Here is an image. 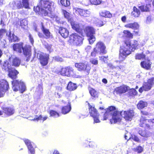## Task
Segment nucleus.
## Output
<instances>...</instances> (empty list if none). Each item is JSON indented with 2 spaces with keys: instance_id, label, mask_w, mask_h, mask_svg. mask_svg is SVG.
I'll list each match as a JSON object with an SVG mask.
<instances>
[{
  "instance_id": "nucleus-34",
  "label": "nucleus",
  "mask_w": 154,
  "mask_h": 154,
  "mask_svg": "<svg viewBox=\"0 0 154 154\" xmlns=\"http://www.w3.org/2000/svg\"><path fill=\"white\" fill-rule=\"evenodd\" d=\"M139 134L142 136L146 138H148L151 135V133L149 132H146V131H142L141 129H140L138 131Z\"/></svg>"
},
{
  "instance_id": "nucleus-52",
  "label": "nucleus",
  "mask_w": 154,
  "mask_h": 154,
  "mask_svg": "<svg viewBox=\"0 0 154 154\" xmlns=\"http://www.w3.org/2000/svg\"><path fill=\"white\" fill-rule=\"evenodd\" d=\"M91 4L95 5L100 4L101 2V0H89Z\"/></svg>"
},
{
  "instance_id": "nucleus-58",
  "label": "nucleus",
  "mask_w": 154,
  "mask_h": 154,
  "mask_svg": "<svg viewBox=\"0 0 154 154\" xmlns=\"http://www.w3.org/2000/svg\"><path fill=\"white\" fill-rule=\"evenodd\" d=\"M131 138H132L134 141L137 142H139L140 141L139 138L137 136L134 135H131Z\"/></svg>"
},
{
  "instance_id": "nucleus-39",
  "label": "nucleus",
  "mask_w": 154,
  "mask_h": 154,
  "mask_svg": "<svg viewBox=\"0 0 154 154\" xmlns=\"http://www.w3.org/2000/svg\"><path fill=\"white\" fill-rule=\"evenodd\" d=\"M100 15L101 16L105 17L110 18L112 17V15L108 11H104L100 13Z\"/></svg>"
},
{
  "instance_id": "nucleus-37",
  "label": "nucleus",
  "mask_w": 154,
  "mask_h": 154,
  "mask_svg": "<svg viewBox=\"0 0 154 154\" xmlns=\"http://www.w3.org/2000/svg\"><path fill=\"white\" fill-rule=\"evenodd\" d=\"M20 26L21 27L24 29L27 28V21L25 19H23L20 21Z\"/></svg>"
},
{
  "instance_id": "nucleus-7",
  "label": "nucleus",
  "mask_w": 154,
  "mask_h": 154,
  "mask_svg": "<svg viewBox=\"0 0 154 154\" xmlns=\"http://www.w3.org/2000/svg\"><path fill=\"white\" fill-rule=\"evenodd\" d=\"M72 8L74 14L79 15L82 17H88L90 15L91 12L88 10H84L75 6H73Z\"/></svg>"
},
{
  "instance_id": "nucleus-48",
  "label": "nucleus",
  "mask_w": 154,
  "mask_h": 154,
  "mask_svg": "<svg viewBox=\"0 0 154 154\" xmlns=\"http://www.w3.org/2000/svg\"><path fill=\"white\" fill-rule=\"evenodd\" d=\"M123 33L125 36L129 38H133V34L128 30H124Z\"/></svg>"
},
{
  "instance_id": "nucleus-9",
  "label": "nucleus",
  "mask_w": 154,
  "mask_h": 154,
  "mask_svg": "<svg viewBox=\"0 0 154 154\" xmlns=\"http://www.w3.org/2000/svg\"><path fill=\"white\" fill-rule=\"evenodd\" d=\"M89 110L91 116L93 117L94 123H100L99 114L98 113L94 107L89 104Z\"/></svg>"
},
{
  "instance_id": "nucleus-15",
  "label": "nucleus",
  "mask_w": 154,
  "mask_h": 154,
  "mask_svg": "<svg viewBox=\"0 0 154 154\" xmlns=\"http://www.w3.org/2000/svg\"><path fill=\"white\" fill-rule=\"evenodd\" d=\"M94 48L95 51L97 52H99L100 54H105L106 53L105 50L106 47L104 44L102 42H97Z\"/></svg>"
},
{
  "instance_id": "nucleus-29",
  "label": "nucleus",
  "mask_w": 154,
  "mask_h": 154,
  "mask_svg": "<svg viewBox=\"0 0 154 154\" xmlns=\"http://www.w3.org/2000/svg\"><path fill=\"white\" fill-rule=\"evenodd\" d=\"M23 48L22 43L15 44L13 46L14 50L19 53L22 52Z\"/></svg>"
},
{
  "instance_id": "nucleus-31",
  "label": "nucleus",
  "mask_w": 154,
  "mask_h": 154,
  "mask_svg": "<svg viewBox=\"0 0 154 154\" xmlns=\"http://www.w3.org/2000/svg\"><path fill=\"white\" fill-rule=\"evenodd\" d=\"M6 35L8 36V39L10 41L14 42L18 40V37L14 34H12L10 32L6 33Z\"/></svg>"
},
{
  "instance_id": "nucleus-40",
  "label": "nucleus",
  "mask_w": 154,
  "mask_h": 154,
  "mask_svg": "<svg viewBox=\"0 0 154 154\" xmlns=\"http://www.w3.org/2000/svg\"><path fill=\"white\" fill-rule=\"evenodd\" d=\"M62 12L65 18L67 19L69 21H70L71 20V14L69 13L64 10H62Z\"/></svg>"
},
{
  "instance_id": "nucleus-11",
  "label": "nucleus",
  "mask_w": 154,
  "mask_h": 154,
  "mask_svg": "<svg viewBox=\"0 0 154 154\" xmlns=\"http://www.w3.org/2000/svg\"><path fill=\"white\" fill-rule=\"evenodd\" d=\"M75 66L79 71H84L89 73L91 69L89 65L86 63H78L75 64Z\"/></svg>"
},
{
  "instance_id": "nucleus-50",
  "label": "nucleus",
  "mask_w": 154,
  "mask_h": 154,
  "mask_svg": "<svg viewBox=\"0 0 154 154\" xmlns=\"http://www.w3.org/2000/svg\"><path fill=\"white\" fill-rule=\"evenodd\" d=\"M134 151L138 153H141L143 151V147L140 146H137L134 148Z\"/></svg>"
},
{
  "instance_id": "nucleus-20",
  "label": "nucleus",
  "mask_w": 154,
  "mask_h": 154,
  "mask_svg": "<svg viewBox=\"0 0 154 154\" xmlns=\"http://www.w3.org/2000/svg\"><path fill=\"white\" fill-rule=\"evenodd\" d=\"M149 119H146L145 118L142 117L140 120V126L142 127L151 129L152 126H150L149 124Z\"/></svg>"
},
{
  "instance_id": "nucleus-3",
  "label": "nucleus",
  "mask_w": 154,
  "mask_h": 154,
  "mask_svg": "<svg viewBox=\"0 0 154 154\" xmlns=\"http://www.w3.org/2000/svg\"><path fill=\"white\" fill-rule=\"evenodd\" d=\"M129 44L125 42L123 45L121 47L119 59L121 61L124 60L131 53Z\"/></svg>"
},
{
  "instance_id": "nucleus-46",
  "label": "nucleus",
  "mask_w": 154,
  "mask_h": 154,
  "mask_svg": "<svg viewBox=\"0 0 154 154\" xmlns=\"http://www.w3.org/2000/svg\"><path fill=\"white\" fill-rule=\"evenodd\" d=\"M42 30L46 38H48L50 37V33L48 30L45 28L43 26L42 27Z\"/></svg>"
},
{
  "instance_id": "nucleus-57",
  "label": "nucleus",
  "mask_w": 154,
  "mask_h": 154,
  "mask_svg": "<svg viewBox=\"0 0 154 154\" xmlns=\"http://www.w3.org/2000/svg\"><path fill=\"white\" fill-rule=\"evenodd\" d=\"M129 93L130 95H135L137 94V92L134 89L132 88L130 90Z\"/></svg>"
},
{
  "instance_id": "nucleus-19",
  "label": "nucleus",
  "mask_w": 154,
  "mask_h": 154,
  "mask_svg": "<svg viewBox=\"0 0 154 154\" xmlns=\"http://www.w3.org/2000/svg\"><path fill=\"white\" fill-rule=\"evenodd\" d=\"M9 61L12 65L15 66H19L21 62L20 59L14 55H11L9 57Z\"/></svg>"
},
{
  "instance_id": "nucleus-35",
  "label": "nucleus",
  "mask_w": 154,
  "mask_h": 154,
  "mask_svg": "<svg viewBox=\"0 0 154 154\" xmlns=\"http://www.w3.org/2000/svg\"><path fill=\"white\" fill-rule=\"evenodd\" d=\"M3 112L7 115L10 116L14 113V110L11 108H3Z\"/></svg>"
},
{
  "instance_id": "nucleus-16",
  "label": "nucleus",
  "mask_w": 154,
  "mask_h": 154,
  "mask_svg": "<svg viewBox=\"0 0 154 154\" xmlns=\"http://www.w3.org/2000/svg\"><path fill=\"white\" fill-rule=\"evenodd\" d=\"M22 50L26 60L27 62L29 61L32 55L30 46L29 45H26L23 48Z\"/></svg>"
},
{
  "instance_id": "nucleus-22",
  "label": "nucleus",
  "mask_w": 154,
  "mask_h": 154,
  "mask_svg": "<svg viewBox=\"0 0 154 154\" xmlns=\"http://www.w3.org/2000/svg\"><path fill=\"white\" fill-rule=\"evenodd\" d=\"M116 111H117L116 110L115 107L113 106H111L109 107L108 109H107L106 112L104 114V119L103 120H106L108 117V114L110 112L111 114V116L112 114L114 112Z\"/></svg>"
},
{
  "instance_id": "nucleus-32",
  "label": "nucleus",
  "mask_w": 154,
  "mask_h": 154,
  "mask_svg": "<svg viewBox=\"0 0 154 154\" xmlns=\"http://www.w3.org/2000/svg\"><path fill=\"white\" fill-rule=\"evenodd\" d=\"M72 28L76 31L78 32L79 30V25L77 22L71 20L70 21Z\"/></svg>"
},
{
  "instance_id": "nucleus-61",
  "label": "nucleus",
  "mask_w": 154,
  "mask_h": 154,
  "mask_svg": "<svg viewBox=\"0 0 154 154\" xmlns=\"http://www.w3.org/2000/svg\"><path fill=\"white\" fill-rule=\"evenodd\" d=\"M99 54V52H97L95 51L94 48V51L91 53V55L92 57H95L97 54Z\"/></svg>"
},
{
  "instance_id": "nucleus-64",
  "label": "nucleus",
  "mask_w": 154,
  "mask_h": 154,
  "mask_svg": "<svg viewBox=\"0 0 154 154\" xmlns=\"http://www.w3.org/2000/svg\"><path fill=\"white\" fill-rule=\"evenodd\" d=\"M29 38L30 42L32 45H33L34 43V40L33 38L32 37L30 34L29 35Z\"/></svg>"
},
{
  "instance_id": "nucleus-27",
  "label": "nucleus",
  "mask_w": 154,
  "mask_h": 154,
  "mask_svg": "<svg viewBox=\"0 0 154 154\" xmlns=\"http://www.w3.org/2000/svg\"><path fill=\"white\" fill-rule=\"evenodd\" d=\"M125 26L134 30H138L140 27L139 24L137 22L127 24L125 25Z\"/></svg>"
},
{
  "instance_id": "nucleus-10",
  "label": "nucleus",
  "mask_w": 154,
  "mask_h": 154,
  "mask_svg": "<svg viewBox=\"0 0 154 154\" xmlns=\"http://www.w3.org/2000/svg\"><path fill=\"white\" fill-rule=\"evenodd\" d=\"M112 118L110 119V122L111 124L120 122L122 119L121 112L116 111L112 114Z\"/></svg>"
},
{
  "instance_id": "nucleus-21",
  "label": "nucleus",
  "mask_w": 154,
  "mask_h": 154,
  "mask_svg": "<svg viewBox=\"0 0 154 154\" xmlns=\"http://www.w3.org/2000/svg\"><path fill=\"white\" fill-rule=\"evenodd\" d=\"M28 0H20L17 1V7L18 9L24 7L26 8H29Z\"/></svg>"
},
{
  "instance_id": "nucleus-38",
  "label": "nucleus",
  "mask_w": 154,
  "mask_h": 154,
  "mask_svg": "<svg viewBox=\"0 0 154 154\" xmlns=\"http://www.w3.org/2000/svg\"><path fill=\"white\" fill-rule=\"evenodd\" d=\"M140 14V11L135 7L133 8V11L131 13L132 15L135 17H138Z\"/></svg>"
},
{
  "instance_id": "nucleus-12",
  "label": "nucleus",
  "mask_w": 154,
  "mask_h": 154,
  "mask_svg": "<svg viewBox=\"0 0 154 154\" xmlns=\"http://www.w3.org/2000/svg\"><path fill=\"white\" fill-rule=\"evenodd\" d=\"M37 57L40 60L41 64L42 66H45L48 63L49 55L42 53H38Z\"/></svg>"
},
{
  "instance_id": "nucleus-18",
  "label": "nucleus",
  "mask_w": 154,
  "mask_h": 154,
  "mask_svg": "<svg viewBox=\"0 0 154 154\" xmlns=\"http://www.w3.org/2000/svg\"><path fill=\"white\" fill-rule=\"evenodd\" d=\"M62 102L64 104L67 105L66 106L63 107L62 109V113L64 114H66L69 113L71 110V102L69 100H68L67 101H65L63 100Z\"/></svg>"
},
{
  "instance_id": "nucleus-56",
  "label": "nucleus",
  "mask_w": 154,
  "mask_h": 154,
  "mask_svg": "<svg viewBox=\"0 0 154 154\" xmlns=\"http://www.w3.org/2000/svg\"><path fill=\"white\" fill-rule=\"evenodd\" d=\"M90 62L93 65H96L98 63V60L97 58H92L91 59Z\"/></svg>"
},
{
  "instance_id": "nucleus-43",
  "label": "nucleus",
  "mask_w": 154,
  "mask_h": 154,
  "mask_svg": "<svg viewBox=\"0 0 154 154\" xmlns=\"http://www.w3.org/2000/svg\"><path fill=\"white\" fill-rule=\"evenodd\" d=\"M50 116L54 118H57L60 116L59 114L56 111L53 110H51L49 112Z\"/></svg>"
},
{
  "instance_id": "nucleus-6",
  "label": "nucleus",
  "mask_w": 154,
  "mask_h": 154,
  "mask_svg": "<svg viewBox=\"0 0 154 154\" xmlns=\"http://www.w3.org/2000/svg\"><path fill=\"white\" fill-rule=\"evenodd\" d=\"M85 31L88 37L89 43L91 44H93L96 39L93 35L95 33L94 29L92 27L88 26L85 28Z\"/></svg>"
},
{
  "instance_id": "nucleus-5",
  "label": "nucleus",
  "mask_w": 154,
  "mask_h": 154,
  "mask_svg": "<svg viewBox=\"0 0 154 154\" xmlns=\"http://www.w3.org/2000/svg\"><path fill=\"white\" fill-rule=\"evenodd\" d=\"M82 38L76 33L72 34L69 37L68 42L71 44L79 45L82 44Z\"/></svg>"
},
{
  "instance_id": "nucleus-13",
  "label": "nucleus",
  "mask_w": 154,
  "mask_h": 154,
  "mask_svg": "<svg viewBox=\"0 0 154 154\" xmlns=\"http://www.w3.org/2000/svg\"><path fill=\"white\" fill-rule=\"evenodd\" d=\"M8 82L5 80H0V97L9 88Z\"/></svg>"
},
{
  "instance_id": "nucleus-23",
  "label": "nucleus",
  "mask_w": 154,
  "mask_h": 154,
  "mask_svg": "<svg viewBox=\"0 0 154 154\" xmlns=\"http://www.w3.org/2000/svg\"><path fill=\"white\" fill-rule=\"evenodd\" d=\"M151 64L149 60H147L141 62L140 65L143 68L146 70H149L151 68Z\"/></svg>"
},
{
  "instance_id": "nucleus-17",
  "label": "nucleus",
  "mask_w": 154,
  "mask_h": 154,
  "mask_svg": "<svg viewBox=\"0 0 154 154\" xmlns=\"http://www.w3.org/2000/svg\"><path fill=\"white\" fill-rule=\"evenodd\" d=\"M24 142L27 146L28 153L29 154H35V148L36 147V146L33 142H31L29 140L27 139L24 140Z\"/></svg>"
},
{
  "instance_id": "nucleus-63",
  "label": "nucleus",
  "mask_w": 154,
  "mask_h": 154,
  "mask_svg": "<svg viewBox=\"0 0 154 154\" xmlns=\"http://www.w3.org/2000/svg\"><path fill=\"white\" fill-rule=\"evenodd\" d=\"M125 137L126 140H127L131 139V137H130L129 133H127V134H125Z\"/></svg>"
},
{
  "instance_id": "nucleus-45",
  "label": "nucleus",
  "mask_w": 154,
  "mask_h": 154,
  "mask_svg": "<svg viewBox=\"0 0 154 154\" xmlns=\"http://www.w3.org/2000/svg\"><path fill=\"white\" fill-rule=\"evenodd\" d=\"M51 13H50L48 14L47 15L50 17L51 18H52L54 21H56L58 23H59L60 22V18L57 16L54 15V14H51Z\"/></svg>"
},
{
  "instance_id": "nucleus-53",
  "label": "nucleus",
  "mask_w": 154,
  "mask_h": 154,
  "mask_svg": "<svg viewBox=\"0 0 154 154\" xmlns=\"http://www.w3.org/2000/svg\"><path fill=\"white\" fill-rule=\"evenodd\" d=\"M89 91L91 95L94 97H95L97 94V92L95 90L92 88H90Z\"/></svg>"
},
{
  "instance_id": "nucleus-59",
  "label": "nucleus",
  "mask_w": 154,
  "mask_h": 154,
  "mask_svg": "<svg viewBox=\"0 0 154 154\" xmlns=\"http://www.w3.org/2000/svg\"><path fill=\"white\" fill-rule=\"evenodd\" d=\"M6 32L5 29H2L0 30V36L1 37L2 36L5 34Z\"/></svg>"
},
{
  "instance_id": "nucleus-4",
  "label": "nucleus",
  "mask_w": 154,
  "mask_h": 154,
  "mask_svg": "<svg viewBox=\"0 0 154 154\" xmlns=\"http://www.w3.org/2000/svg\"><path fill=\"white\" fill-rule=\"evenodd\" d=\"M12 89L14 91H20L21 93L25 91L26 86L24 83L21 81L14 80L12 82Z\"/></svg>"
},
{
  "instance_id": "nucleus-55",
  "label": "nucleus",
  "mask_w": 154,
  "mask_h": 154,
  "mask_svg": "<svg viewBox=\"0 0 154 154\" xmlns=\"http://www.w3.org/2000/svg\"><path fill=\"white\" fill-rule=\"evenodd\" d=\"M86 144H88L89 146L90 147H93L96 146V143L94 142H88L87 141L85 142Z\"/></svg>"
},
{
  "instance_id": "nucleus-24",
  "label": "nucleus",
  "mask_w": 154,
  "mask_h": 154,
  "mask_svg": "<svg viewBox=\"0 0 154 154\" xmlns=\"http://www.w3.org/2000/svg\"><path fill=\"white\" fill-rule=\"evenodd\" d=\"M126 42L127 44H129V47L131 46V47L132 48V51H133L137 49L139 46L138 42L135 40H133L131 42Z\"/></svg>"
},
{
  "instance_id": "nucleus-60",
  "label": "nucleus",
  "mask_w": 154,
  "mask_h": 154,
  "mask_svg": "<svg viewBox=\"0 0 154 154\" xmlns=\"http://www.w3.org/2000/svg\"><path fill=\"white\" fill-rule=\"evenodd\" d=\"M46 47L47 50L50 52L52 51V45H51L47 44L46 46Z\"/></svg>"
},
{
  "instance_id": "nucleus-33",
  "label": "nucleus",
  "mask_w": 154,
  "mask_h": 154,
  "mask_svg": "<svg viewBox=\"0 0 154 154\" xmlns=\"http://www.w3.org/2000/svg\"><path fill=\"white\" fill-rule=\"evenodd\" d=\"M77 88L76 85L72 82H69L67 87V89L70 91H74Z\"/></svg>"
},
{
  "instance_id": "nucleus-8",
  "label": "nucleus",
  "mask_w": 154,
  "mask_h": 154,
  "mask_svg": "<svg viewBox=\"0 0 154 154\" xmlns=\"http://www.w3.org/2000/svg\"><path fill=\"white\" fill-rule=\"evenodd\" d=\"M154 78L148 79L147 82L144 83L143 86L139 90L140 92L141 93L143 91H147L149 90L154 84Z\"/></svg>"
},
{
  "instance_id": "nucleus-36",
  "label": "nucleus",
  "mask_w": 154,
  "mask_h": 154,
  "mask_svg": "<svg viewBox=\"0 0 154 154\" xmlns=\"http://www.w3.org/2000/svg\"><path fill=\"white\" fill-rule=\"evenodd\" d=\"M147 105V103L142 100L140 101L137 105V108L139 109H142Z\"/></svg>"
},
{
  "instance_id": "nucleus-47",
  "label": "nucleus",
  "mask_w": 154,
  "mask_h": 154,
  "mask_svg": "<svg viewBox=\"0 0 154 154\" xmlns=\"http://www.w3.org/2000/svg\"><path fill=\"white\" fill-rule=\"evenodd\" d=\"M34 11L36 12V13H38L39 14H42L43 16L44 15V13H45V11L44 12H42L41 9V8L39 7V6H37L36 7H34Z\"/></svg>"
},
{
  "instance_id": "nucleus-41",
  "label": "nucleus",
  "mask_w": 154,
  "mask_h": 154,
  "mask_svg": "<svg viewBox=\"0 0 154 154\" xmlns=\"http://www.w3.org/2000/svg\"><path fill=\"white\" fill-rule=\"evenodd\" d=\"M150 7V4H148L145 6H141L139 7V8L142 11H149V8Z\"/></svg>"
},
{
  "instance_id": "nucleus-49",
  "label": "nucleus",
  "mask_w": 154,
  "mask_h": 154,
  "mask_svg": "<svg viewBox=\"0 0 154 154\" xmlns=\"http://www.w3.org/2000/svg\"><path fill=\"white\" fill-rule=\"evenodd\" d=\"M60 3L62 5L65 7L68 6L70 5V2L68 0H60Z\"/></svg>"
},
{
  "instance_id": "nucleus-2",
  "label": "nucleus",
  "mask_w": 154,
  "mask_h": 154,
  "mask_svg": "<svg viewBox=\"0 0 154 154\" xmlns=\"http://www.w3.org/2000/svg\"><path fill=\"white\" fill-rule=\"evenodd\" d=\"M61 74L62 75L69 77L79 78L81 77L78 73L76 72V71L74 70L70 66L62 68L61 71Z\"/></svg>"
},
{
  "instance_id": "nucleus-62",
  "label": "nucleus",
  "mask_w": 154,
  "mask_h": 154,
  "mask_svg": "<svg viewBox=\"0 0 154 154\" xmlns=\"http://www.w3.org/2000/svg\"><path fill=\"white\" fill-rule=\"evenodd\" d=\"M107 57L104 56H99L100 60H103L104 62H105L106 61V60Z\"/></svg>"
},
{
  "instance_id": "nucleus-54",
  "label": "nucleus",
  "mask_w": 154,
  "mask_h": 154,
  "mask_svg": "<svg viewBox=\"0 0 154 154\" xmlns=\"http://www.w3.org/2000/svg\"><path fill=\"white\" fill-rule=\"evenodd\" d=\"M10 7L13 9H18L17 7V1L16 4L14 2H13L10 4Z\"/></svg>"
},
{
  "instance_id": "nucleus-30",
  "label": "nucleus",
  "mask_w": 154,
  "mask_h": 154,
  "mask_svg": "<svg viewBox=\"0 0 154 154\" xmlns=\"http://www.w3.org/2000/svg\"><path fill=\"white\" fill-rule=\"evenodd\" d=\"M48 118L47 116H42V115H40L39 116H35L32 119H29L31 121L38 122L39 120H41L44 122V121L46 120Z\"/></svg>"
},
{
  "instance_id": "nucleus-26",
  "label": "nucleus",
  "mask_w": 154,
  "mask_h": 154,
  "mask_svg": "<svg viewBox=\"0 0 154 154\" xmlns=\"http://www.w3.org/2000/svg\"><path fill=\"white\" fill-rule=\"evenodd\" d=\"M59 33L61 36L64 38H66L69 34L68 30L66 29L63 27L60 28Z\"/></svg>"
},
{
  "instance_id": "nucleus-25",
  "label": "nucleus",
  "mask_w": 154,
  "mask_h": 154,
  "mask_svg": "<svg viewBox=\"0 0 154 154\" xmlns=\"http://www.w3.org/2000/svg\"><path fill=\"white\" fill-rule=\"evenodd\" d=\"M8 71V76L12 79H16L17 75L19 73V72L14 69H9Z\"/></svg>"
},
{
  "instance_id": "nucleus-42",
  "label": "nucleus",
  "mask_w": 154,
  "mask_h": 154,
  "mask_svg": "<svg viewBox=\"0 0 154 154\" xmlns=\"http://www.w3.org/2000/svg\"><path fill=\"white\" fill-rule=\"evenodd\" d=\"M135 57L136 59L140 60L144 58L145 57V55L143 53H137L136 54Z\"/></svg>"
},
{
  "instance_id": "nucleus-1",
  "label": "nucleus",
  "mask_w": 154,
  "mask_h": 154,
  "mask_svg": "<svg viewBox=\"0 0 154 154\" xmlns=\"http://www.w3.org/2000/svg\"><path fill=\"white\" fill-rule=\"evenodd\" d=\"M40 4L41 7L42 12L44 13V16H46L51 13L53 9L54 3L53 2L48 0H41Z\"/></svg>"
},
{
  "instance_id": "nucleus-51",
  "label": "nucleus",
  "mask_w": 154,
  "mask_h": 154,
  "mask_svg": "<svg viewBox=\"0 0 154 154\" xmlns=\"http://www.w3.org/2000/svg\"><path fill=\"white\" fill-rule=\"evenodd\" d=\"M94 23L98 27L104 25L103 22L98 19H96Z\"/></svg>"
},
{
  "instance_id": "nucleus-44",
  "label": "nucleus",
  "mask_w": 154,
  "mask_h": 154,
  "mask_svg": "<svg viewBox=\"0 0 154 154\" xmlns=\"http://www.w3.org/2000/svg\"><path fill=\"white\" fill-rule=\"evenodd\" d=\"M2 68L5 70L8 69L9 70V69H10L9 68V67L11 65L9 63L7 60L4 61L3 63L2 64Z\"/></svg>"
},
{
  "instance_id": "nucleus-14",
  "label": "nucleus",
  "mask_w": 154,
  "mask_h": 154,
  "mask_svg": "<svg viewBox=\"0 0 154 154\" xmlns=\"http://www.w3.org/2000/svg\"><path fill=\"white\" fill-rule=\"evenodd\" d=\"M122 116L126 120L131 121L134 115V112L132 110L121 111Z\"/></svg>"
},
{
  "instance_id": "nucleus-28",
  "label": "nucleus",
  "mask_w": 154,
  "mask_h": 154,
  "mask_svg": "<svg viewBox=\"0 0 154 154\" xmlns=\"http://www.w3.org/2000/svg\"><path fill=\"white\" fill-rule=\"evenodd\" d=\"M129 87L125 86L123 85L118 87L116 89V91L119 94L124 93L126 92L129 89Z\"/></svg>"
}]
</instances>
